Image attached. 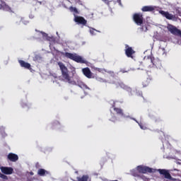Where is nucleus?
Listing matches in <instances>:
<instances>
[{
    "mask_svg": "<svg viewBox=\"0 0 181 181\" xmlns=\"http://www.w3.org/2000/svg\"><path fill=\"white\" fill-rule=\"evenodd\" d=\"M82 73L85 77H87V78H94V76H93V72H91V70L88 67L82 69Z\"/></svg>",
    "mask_w": 181,
    "mask_h": 181,
    "instance_id": "obj_9",
    "label": "nucleus"
},
{
    "mask_svg": "<svg viewBox=\"0 0 181 181\" xmlns=\"http://www.w3.org/2000/svg\"><path fill=\"white\" fill-rule=\"evenodd\" d=\"M69 11L74 12V13H76V15L78 14V10H77V8L76 7L70 6Z\"/></svg>",
    "mask_w": 181,
    "mask_h": 181,
    "instance_id": "obj_21",
    "label": "nucleus"
},
{
    "mask_svg": "<svg viewBox=\"0 0 181 181\" xmlns=\"http://www.w3.org/2000/svg\"><path fill=\"white\" fill-rule=\"evenodd\" d=\"M158 173L160 175H163L165 179H168V180H173L175 181L176 179L173 178L172 175H170V173H169V170L165 169H158Z\"/></svg>",
    "mask_w": 181,
    "mask_h": 181,
    "instance_id": "obj_5",
    "label": "nucleus"
},
{
    "mask_svg": "<svg viewBox=\"0 0 181 181\" xmlns=\"http://www.w3.org/2000/svg\"><path fill=\"white\" fill-rule=\"evenodd\" d=\"M1 179H4V180H8V176L1 174V176L0 177Z\"/></svg>",
    "mask_w": 181,
    "mask_h": 181,
    "instance_id": "obj_23",
    "label": "nucleus"
},
{
    "mask_svg": "<svg viewBox=\"0 0 181 181\" xmlns=\"http://www.w3.org/2000/svg\"><path fill=\"white\" fill-rule=\"evenodd\" d=\"M45 36H47V34L45 33Z\"/></svg>",
    "mask_w": 181,
    "mask_h": 181,
    "instance_id": "obj_32",
    "label": "nucleus"
},
{
    "mask_svg": "<svg viewBox=\"0 0 181 181\" xmlns=\"http://www.w3.org/2000/svg\"><path fill=\"white\" fill-rule=\"evenodd\" d=\"M105 4H108V0H102Z\"/></svg>",
    "mask_w": 181,
    "mask_h": 181,
    "instance_id": "obj_30",
    "label": "nucleus"
},
{
    "mask_svg": "<svg viewBox=\"0 0 181 181\" xmlns=\"http://www.w3.org/2000/svg\"><path fill=\"white\" fill-rule=\"evenodd\" d=\"M58 66L62 71V78H64V80H65V81L67 83L71 84V83H73V77L70 76L69 74V69L66 65H64L63 62H58Z\"/></svg>",
    "mask_w": 181,
    "mask_h": 181,
    "instance_id": "obj_3",
    "label": "nucleus"
},
{
    "mask_svg": "<svg viewBox=\"0 0 181 181\" xmlns=\"http://www.w3.org/2000/svg\"><path fill=\"white\" fill-rule=\"evenodd\" d=\"M142 12H153L155 7L153 6H144L141 8Z\"/></svg>",
    "mask_w": 181,
    "mask_h": 181,
    "instance_id": "obj_15",
    "label": "nucleus"
},
{
    "mask_svg": "<svg viewBox=\"0 0 181 181\" xmlns=\"http://www.w3.org/2000/svg\"><path fill=\"white\" fill-rule=\"evenodd\" d=\"M94 30H95V29H94V28H92V29L90 30V33H92V35L94 33Z\"/></svg>",
    "mask_w": 181,
    "mask_h": 181,
    "instance_id": "obj_27",
    "label": "nucleus"
},
{
    "mask_svg": "<svg viewBox=\"0 0 181 181\" xmlns=\"http://www.w3.org/2000/svg\"><path fill=\"white\" fill-rule=\"evenodd\" d=\"M120 73H128V71H125V69H121Z\"/></svg>",
    "mask_w": 181,
    "mask_h": 181,
    "instance_id": "obj_24",
    "label": "nucleus"
},
{
    "mask_svg": "<svg viewBox=\"0 0 181 181\" xmlns=\"http://www.w3.org/2000/svg\"><path fill=\"white\" fill-rule=\"evenodd\" d=\"M88 175H83L81 177H78V181H88Z\"/></svg>",
    "mask_w": 181,
    "mask_h": 181,
    "instance_id": "obj_20",
    "label": "nucleus"
},
{
    "mask_svg": "<svg viewBox=\"0 0 181 181\" xmlns=\"http://www.w3.org/2000/svg\"><path fill=\"white\" fill-rule=\"evenodd\" d=\"M74 22L78 25H82L83 26H86L87 25V20L84 19V17L78 16L74 14Z\"/></svg>",
    "mask_w": 181,
    "mask_h": 181,
    "instance_id": "obj_7",
    "label": "nucleus"
},
{
    "mask_svg": "<svg viewBox=\"0 0 181 181\" xmlns=\"http://www.w3.org/2000/svg\"><path fill=\"white\" fill-rule=\"evenodd\" d=\"M62 54L64 57H66V59H70V60L76 62V63H81V64H86L87 63V61L84 58L76 53L62 52Z\"/></svg>",
    "mask_w": 181,
    "mask_h": 181,
    "instance_id": "obj_2",
    "label": "nucleus"
},
{
    "mask_svg": "<svg viewBox=\"0 0 181 181\" xmlns=\"http://www.w3.org/2000/svg\"><path fill=\"white\" fill-rule=\"evenodd\" d=\"M135 52L132 49V47H129V45H126V49H125V54L128 57H131L132 59H134V57L132 56L134 54Z\"/></svg>",
    "mask_w": 181,
    "mask_h": 181,
    "instance_id": "obj_12",
    "label": "nucleus"
},
{
    "mask_svg": "<svg viewBox=\"0 0 181 181\" xmlns=\"http://www.w3.org/2000/svg\"><path fill=\"white\" fill-rule=\"evenodd\" d=\"M159 13H160V15H162V16H163L166 19H168V21H175L176 19V16L172 13H170L169 11H165L163 10H160L159 11Z\"/></svg>",
    "mask_w": 181,
    "mask_h": 181,
    "instance_id": "obj_6",
    "label": "nucleus"
},
{
    "mask_svg": "<svg viewBox=\"0 0 181 181\" xmlns=\"http://www.w3.org/2000/svg\"><path fill=\"white\" fill-rule=\"evenodd\" d=\"M151 80H152V78H148L146 80H144L142 82L143 87H148V86H149Z\"/></svg>",
    "mask_w": 181,
    "mask_h": 181,
    "instance_id": "obj_18",
    "label": "nucleus"
},
{
    "mask_svg": "<svg viewBox=\"0 0 181 181\" xmlns=\"http://www.w3.org/2000/svg\"><path fill=\"white\" fill-rule=\"evenodd\" d=\"M0 169L2 173H4V175H12V173H13V168H12L11 167L2 166L0 168Z\"/></svg>",
    "mask_w": 181,
    "mask_h": 181,
    "instance_id": "obj_10",
    "label": "nucleus"
},
{
    "mask_svg": "<svg viewBox=\"0 0 181 181\" xmlns=\"http://www.w3.org/2000/svg\"><path fill=\"white\" fill-rule=\"evenodd\" d=\"M97 71L101 72L103 70L100 68H96Z\"/></svg>",
    "mask_w": 181,
    "mask_h": 181,
    "instance_id": "obj_28",
    "label": "nucleus"
},
{
    "mask_svg": "<svg viewBox=\"0 0 181 181\" xmlns=\"http://www.w3.org/2000/svg\"><path fill=\"white\" fill-rule=\"evenodd\" d=\"M137 170L139 172V173H152L153 170L152 168L149 167H144L142 165H139L137 167Z\"/></svg>",
    "mask_w": 181,
    "mask_h": 181,
    "instance_id": "obj_8",
    "label": "nucleus"
},
{
    "mask_svg": "<svg viewBox=\"0 0 181 181\" xmlns=\"http://www.w3.org/2000/svg\"><path fill=\"white\" fill-rule=\"evenodd\" d=\"M0 9H3V11H6V12L12 13V8L8 6L5 1H1V4H0Z\"/></svg>",
    "mask_w": 181,
    "mask_h": 181,
    "instance_id": "obj_13",
    "label": "nucleus"
},
{
    "mask_svg": "<svg viewBox=\"0 0 181 181\" xmlns=\"http://www.w3.org/2000/svg\"><path fill=\"white\" fill-rule=\"evenodd\" d=\"M78 86L80 87V88L84 90V91H88L90 90V88L83 82L78 83Z\"/></svg>",
    "mask_w": 181,
    "mask_h": 181,
    "instance_id": "obj_16",
    "label": "nucleus"
},
{
    "mask_svg": "<svg viewBox=\"0 0 181 181\" xmlns=\"http://www.w3.org/2000/svg\"><path fill=\"white\" fill-rule=\"evenodd\" d=\"M113 110L114 111H115L116 114H117L118 115H121L122 117H124V111L122 110V109L119 107H114Z\"/></svg>",
    "mask_w": 181,
    "mask_h": 181,
    "instance_id": "obj_17",
    "label": "nucleus"
},
{
    "mask_svg": "<svg viewBox=\"0 0 181 181\" xmlns=\"http://www.w3.org/2000/svg\"><path fill=\"white\" fill-rule=\"evenodd\" d=\"M29 173H30V176H33V175H35V173H33V172H32V171H30Z\"/></svg>",
    "mask_w": 181,
    "mask_h": 181,
    "instance_id": "obj_29",
    "label": "nucleus"
},
{
    "mask_svg": "<svg viewBox=\"0 0 181 181\" xmlns=\"http://www.w3.org/2000/svg\"><path fill=\"white\" fill-rule=\"evenodd\" d=\"M7 159L10 162H17V160H19V156H18V154L10 153L7 156Z\"/></svg>",
    "mask_w": 181,
    "mask_h": 181,
    "instance_id": "obj_11",
    "label": "nucleus"
},
{
    "mask_svg": "<svg viewBox=\"0 0 181 181\" xmlns=\"http://www.w3.org/2000/svg\"><path fill=\"white\" fill-rule=\"evenodd\" d=\"M146 67L148 69H162V62L158 58H154L153 54L145 57L144 59Z\"/></svg>",
    "mask_w": 181,
    "mask_h": 181,
    "instance_id": "obj_1",
    "label": "nucleus"
},
{
    "mask_svg": "<svg viewBox=\"0 0 181 181\" xmlns=\"http://www.w3.org/2000/svg\"><path fill=\"white\" fill-rule=\"evenodd\" d=\"M115 2H117L119 4V5H121V0H115Z\"/></svg>",
    "mask_w": 181,
    "mask_h": 181,
    "instance_id": "obj_25",
    "label": "nucleus"
},
{
    "mask_svg": "<svg viewBox=\"0 0 181 181\" xmlns=\"http://www.w3.org/2000/svg\"><path fill=\"white\" fill-rule=\"evenodd\" d=\"M139 125L141 128V129H148V127H146V125L144 124L143 123H139Z\"/></svg>",
    "mask_w": 181,
    "mask_h": 181,
    "instance_id": "obj_22",
    "label": "nucleus"
},
{
    "mask_svg": "<svg viewBox=\"0 0 181 181\" xmlns=\"http://www.w3.org/2000/svg\"><path fill=\"white\" fill-rule=\"evenodd\" d=\"M46 173H47V172L46 171V170L43 168H40L37 171V175H39V176H45Z\"/></svg>",
    "mask_w": 181,
    "mask_h": 181,
    "instance_id": "obj_19",
    "label": "nucleus"
},
{
    "mask_svg": "<svg viewBox=\"0 0 181 181\" xmlns=\"http://www.w3.org/2000/svg\"><path fill=\"white\" fill-rule=\"evenodd\" d=\"M35 180V177H33V178H28V180L27 181H33Z\"/></svg>",
    "mask_w": 181,
    "mask_h": 181,
    "instance_id": "obj_26",
    "label": "nucleus"
},
{
    "mask_svg": "<svg viewBox=\"0 0 181 181\" xmlns=\"http://www.w3.org/2000/svg\"><path fill=\"white\" fill-rule=\"evenodd\" d=\"M18 63L21 66V67H23L24 69H26L27 70H32V66L30 64L23 61V60H18Z\"/></svg>",
    "mask_w": 181,
    "mask_h": 181,
    "instance_id": "obj_14",
    "label": "nucleus"
},
{
    "mask_svg": "<svg viewBox=\"0 0 181 181\" xmlns=\"http://www.w3.org/2000/svg\"><path fill=\"white\" fill-rule=\"evenodd\" d=\"M133 21L136 25L141 26L144 23V15L141 13H135L133 14Z\"/></svg>",
    "mask_w": 181,
    "mask_h": 181,
    "instance_id": "obj_4",
    "label": "nucleus"
},
{
    "mask_svg": "<svg viewBox=\"0 0 181 181\" xmlns=\"http://www.w3.org/2000/svg\"><path fill=\"white\" fill-rule=\"evenodd\" d=\"M1 175H2V173H0V177H1Z\"/></svg>",
    "mask_w": 181,
    "mask_h": 181,
    "instance_id": "obj_31",
    "label": "nucleus"
}]
</instances>
